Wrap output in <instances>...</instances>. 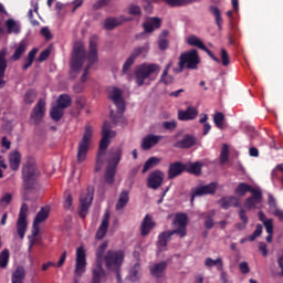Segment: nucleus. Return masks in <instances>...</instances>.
I'll use <instances>...</instances> for the list:
<instances>
[{
    "instance_id": "1",
    "label": "nucleus",
    "mask_w": 283,
    "mask_h": 283,
    "mask_svg": "<svg viewBox=\"0 0 283 283\" xmlns=\"http://www.w3.org/2000/svg\"><path fill=\"white\" fill-rule=\"evenodd\" d=\"M114 136H116V133L112 132V124L109 122H104L102 127V139L96 154L95 172L101 171L103 167H105V163H107L108 167L117 168L120 160H123V147L120 146L112 147L108 150V157L106 158L107 147H109V144L112 143L109 138H114Z\"/></svg>"
},
{
    "instance_id": "2",
    "label": "nucleus",
    "mask_w": 283,
    "mask_h": 283,
    "mask_svg": "<svg viewBox=\"0 0 283 283\" xmlns=\"http://www.w3.org/2000/svg\"><path fill=\"white\" fill-rule=\"evenodd\" d=\"M177 229L170 231H164L158 235V245L167 247V242L171 240L172 235H179V238H185L187 235V214L180 213L176 216Z\"/></svg>"
},
{
    "instance_id": "3",
    "label": "nucleus",
    "mask_w": 283,
    "mask_h": 283,
    "mask_svg": "<svg viewBox=\"0 0 283 283\" xmlns=\"http://www.w3.org/2000/svg\"><path fill=\"white\" fill-rule=\"evenodd\" d=\"M198 65H200V55L198 54V50L192 49L180 54L178 67L174 69L172 72L180 74L185 71V67L187 70H198Z\"/></svg>"
},
{
    "instance_id": "4",
    "label": "nucleus",
    "mask_w": 283,
    "mask_h": 283,
    "mask_svg": "<svg viewBox=\"0 0 283 283\" xmlns=\"http://www.w3.org/2000/svg\"><path fill=\"white\" fill-rule=\"evenodd\" d=\"M159 73L160 65L154 63H143L138 69L135 70V83L138 85V87H143V85H145V81H147L151 74Z\"/></svg>"
},
{
    "instance_id": "5",
    "label": "nucleus",
    "mask_w": 283,
    "mask_h": 283,
    "mask_svg": "<svg viewBox=\"0 0 283 283\" xmlns=\"http://www.w3.org/2000/svg\"><path fill=\"white\" fill-rule=\"evenodd\" d=\"M41 174L39 169H36V164L32 161H27L22 167V180L24 185V189L28 191L34 187L36 182V178H39Z\"/></svg>"
},
{
    "instance_id": "6",
    "label": "nucleus",
    "mask_w": 283,
    "mask_h": 283,
    "mask_svg": "<svg viewBox=\"0 0 283 283\" xmlns=\"http://www.w3.org/2000/svg\"><path fill=\"white\" fill-rule=\"evenodd\" d=\"M93 130L92 126L87 124L82 140L77 145V163H85L87 159V153L90 151V145H92Z\"/></svg>"
},
{
    "instance_id": "7",
    "label": "nucleus",
    "mask_w": 283,
    "mask_h": 283,
    "mask_svg": "<svg viewBox=\"0 0 283 283\" xmlns=\"http://www.w3.org/2000/svg\"><path fill=\"white\" fill-rule=\"evenodd\" d=\"M108 98H111V101H113V103L117 107V113L111 111V118L113 123H118V118H123V112H125V101L123 99V91H120V88L114 87L112 92H109Z\"/></svg>"
},
{
    "instance_id": "8",
    "label": "nucleus",
    "mask_w": 283,
    "mask_h": 283,
    "mask_svg": "<svg viewBox=\"0 0 283 283\" xmlns=\"http://www.w3.org/2000/svg\"><path fill=\"white\" fill-rule=\"evenodd\" d=\"M123 260H125V254L120 250H108L104 256L107 271H118L123 265Z\"/></svg>"
},
{
    "instance_id": "9",
    "label": "nucleus",
    "mask_w": 283,
    "mask_h": 283,
    "mask_svg": "<svg viewBox=\"0 0 283 283\" xmlns=\"http://www.w3.org/2000/svg\"><path fill=\"white\" fill-rule=\"evenodd\" d=\"M87 65L83 71V74L81 76V83H86L87 82V74H90V69L92 67V65H94V63L98 62V46L96 44V41L94 40V38H92L90 40V51L87 54Z\"/></svg>"
},
{
    "instance_id": "10",
    "label": "nucleus",
    "mask_w": 283,
    "mask_h": 283,
    "mask_svg": "<svg viewBox=\"0 0 283 283\" xmlns=\"http://www.w3.org/2000/svg\"><path fill=\"white\" fill-rule=\"evenodd\" d=\"M83 63H85V45H83L81 42H77L73 48V57L71 61L72 72H81Z\"/></svg>"
},
{
    "instance_id": "11",
    "label": "nucleus",
    "mask_w": 283,
    "mask_h": 283,
    "mask_svg": "<svg viewBox=\"0 0 283 283\" xmlns=\"http://www.w3.org/2000/svg\"><path fill=\"white\" fill-rule=\"evenodd\" d=\"M148 52H149V44H146L143 46H136L132 51V53L127 57V60L125 61L123 69H122V73L127 74V72H129V70H132V65H134V63L136 62V59H139V56H146Z\"/></svg>"
},
{
    "instance_id": "12",
    "label": "nucleus",
    "mask_w": 283,
    "mask_h": 283,
    "mask_svg": "<svg viewBox=\"0 0 283 283\" xmlns=\"http://www.w3.org/2000/svg\"><path fill=\"white\" fill-rule=\"evenodd\" d=\"M29 210L30 208L28 207V203H22L19 216H18V221H17V233L20 240H23V238H25V232L28 231V211Z\"/></svg>"
},
{
    "instance_id": "13",
    "label": "nucleus",
    "mask_w": 283,
    "mask_h": 283,
    "mask_svg": "<svg viewBox=\"0 0 283 283\" xmlns=\"http://www.w3.org/2000/svg\"><path fill=\"white\" fill-rule=\"evenodd\" d=\"M94 200V189L87 188L86 193H82L80 196V218H87V211H90V207H92V202Z\"/></svg>"
},
{
    "instance_id": "14",
    "label": "nucleus",
    "mask_w": 283,
    "mask_h": 283,
    "mask_svg": "<svg viewBox=\"0 0 283 283\" xmlns=\"http://www.w3.org/2000/svg\"><path fill=\"white\" fill-rule=\"evenodd\" d=\"M218 191V184L217 182H210L205 186H198L196 188L191 189V202L196 200L198 197L202 196H213Z\"/></svg>"
},
{
    "instance_id": "15",
    "label": "nucleus",
    "mask_w": 283,
    "mask_h": 283,
    "mask_svg": "<svg viewBox=\"0 0 283 283\" xmlns=\"http://www.w3.org/2000/svg\"><path fill=\"white\" fill-rule=\"evenodd\" d=\"M75 262L76 263L74 274L77 277H81L83 273H85V266H87V254L85 253V249L83 247L76 249Z\"/></svg>"
},
{
    "instance_id": "16",
    "label": "nucleus",
    "mask_w": 283,
    "mask_h": 283,
    "mask_svg": "<svg viewBox=\"0 0 283 283\" xmlns=\"http://www.w3.org/2000/svg\"><path fill=\"white\" fill-rule=\"evenodd\" d=\"M165 180V172L161 170H155L149 174L147 179L148 189H158L163 186V181Z\"/></svg>"
},
{
    "instance_id": "17",
    "label": "nucleus",
    "mask_w": 283,
    "mask_h": 283,
    "mask_svg": "<svg viewBox=\"0 0 283 283\" xmlns=\"http://www.w3.org/2000/svg\"><path fill=\"white\" fill-rule=\"evenodd\" d=\"M48 218H50V209L48 207L41 208L33 220V231H32L33 238H36V235H39V231H40L39 226L41 224V222H45Z\"/></svg>"
},
{
    "instance_id": "18",
    "label": "nucleus",
    "mask_w": 283,
    "mask_h": 283,
    "mask_svg": "<svg viewBox=\"0 0 283 283\" xmlns=\"http://www.w3.org/2000/svg\"><path fill=\"white\" fill-rule=\"evenodd\" d=\"M45 116V99L40 98L31 112V119L39 125Z\"/></svg>"
},
{
    "instance_id": "19",
    "label": "nucleus",
    "mask_w": 283,
    "mask_h": 283,
    "mask_svg": "<svg viewBox=\"0 0 283 283\" xmlns=\"http://www.w3.org/2000/svg\"><path fill=\"white\" fill-rule=\"evenodd\" d=\"M187 169V165L182 161L170 163L168 166V180H174L178 176H182Z\"/></svg>"
},
{
    "instance_id": "20",
    "label": "nucleus",
    "mask_w": 283,
    "mask_h": 283,
    "mask_svg": "<svg viewBox=\"0 0 283 283\" xmlns=\"http://www.w3.org/2000/svg\"><path fill=\"white\" fill-rule=\"evenodd\" d=\"M129 21H132V18H126L125 15H119L118 18H106L104 21V29L115 30V28H118V25H123L124 23H127Z\"/></svg>"
},
{
    "instance_id": "21",
    "label": "nucleus",
    "mask_w": 283,
    "mask_h": 283,
    "mask_svg": "<svg viewBox=\"0 0 283 283\" xmlns=\"http://www.w3.org/2000/svg\"><path fill=\"white\" fill-rule=\"evenodd\" d=\"M251 197L245 199L244 207L250 211V209H255L258 205L262 202V190L260 189H254L251 192Z\"/></svg>"
},
{
    "instance_id": "22",
    "label": "nucleus",
    "mask_w": 283,
    "mask_h": 283,
    "mask_svg": "<svg viewBox=\"0 0 283 283\" xmlns=\"http://www.w3.org/2000/svg\"><path fill=\"white\" fill-rule=\"evenodd\" d=\"M160 140H163V136L149 134L142 139V149L144 151H149V149L156 147Z\"/></svg>"
},
{
    "instance_id": "23",
    "label": "nucleus",
    "mask_w": 283,
    "mask_h": 283,
    "mask_svg": "<svg viewBox=\"0 0 283 283\" xmlns=\"http://www.w3.org/2000/svg\"><path fill=\"white\" fill-rule=\"evenodd\" d=\"M154 227H156L154 217H151V214H146L140 224V235H143V238H146V235H149V233H151Z\"/></svg>"
},
{
    "instance_id": "24",
    "label": "nucleus",
    "mask_w": 283,
    "mask_h": 283,
    "mask_svg": "<svg viewBox=\"0 0 283 283\" xmlns=\"http://www.w3.org/2000/svg\"><path fill=\"white\" fill-rule=\"evenodd\" d=\"M198 118V109L193 106H188L186 111H178V120H196Z\"/></svg>"
},
{
    "instance_id": "25",
    "label": "nucleus",
    "mask_w": 283,
    "mask_h": 283,
    "mask_svg": "<svg viewBox=\"0 0 283 283\" xmlns=\"http://www.w3.org/2000/svg\"><path fill=\"white\" fill-rule=\"evenodd\" d=\"M197 143L196 136L186 134L181 140H178L175 145L178 149H190Z\"/></svg>"
},
{
    "instance_id": "26",
    "label": "nucleus",
    "mask_w": 283,
    "mask_h": 283,
    "mask_svg": "<svg viewBox=\"0 0 283 283\" xmlns=\"http://www.w3.org/2000/svg\"><path fill=\"white\" fill-rule=\"evenodd\" d=\"M9 167L12 171H19V167H21V153L19 150L9 154Z\"/></svg>"
},
{
    "instance_id": "27",
    "label": "nucleus",
    "mask_w": 283,
    "mask_h": 283,
    "mask_svg": "<svg viewBox=\"0 0 283 283\" xmlns=\"http://www.w3.org/2000/svg\"><path fill=\"white\" fill-rule=\"evenodd\" d=\"M107 241H104L96 250V265L95 270L98 271H105L103 269V255L105 254V251L107 250Z\"/></svg>"
},
{
    "instance_id": "28",
    "label": "nucleus",
    "mask_w": 283,
    "mask_h": 283,
    "mask_svg": "<svg viewBox=\"0 0 283 283\" xmlns=\"http://www.w3.org/2000/svg\"><path fill=\"white\" fill-rule=\"evenodd\" d=\"M160 23H163L160 18H150L148 22L143 23L144 33L151 34L154 30H158V28H160Z\"/></svg>"
},
{
    "instance_id": "29",
    "label": "nucleus",
    "mask_w": 283,
    "mask_h": 283,
    "mask_svg": "<svg viewBox=\"0 0 283 283\" xmlns=\"http://www.w3.org/2000/svg\"><path fill=\"white\" fill-rule=\"evenodd\" d=\"M107 229H109V214H106L103 218L102 223L96 231V240H103V238L107 235Z\"/></svg>"
},
{
    "instance_id": "30",
    "label": "nucleus",
    "mask_w": 283,
    "mask_h": 283,
    "mask_svg": "<svg viewBox=\"0 0 283 283\" xmlns=\"http://www.w3.org/2000/svg\"><path fill=\"white\" fill-rule=\"evenodd\" d=\"M107 229H109V214H106L103 218L102 223L96 231V240H103V238L107 235Z\"/></svg>"
},
{
    "instance_id": "31",
    "label": "nucleus",
    "mask_w": 283,
    "mask_h": 283,
    "mask_svg": "<svg viewBox=\"0 0 283 283\" xmlns=\"http://www.w3.org/2000/svg\"><path fill=\"white\" fill-rule=\"evenodd\" d=\"M167 270V262L161 261L159 263H155L151 268H150V273L154 277H163V275H165V271Z\"/></svg>"
},
{
    "instance_id": "32",
    "label": "nucleus",
    "mask_w": 283,
    "mask_h": 283,
    "mask_svg": "<svg viewBox=\"0 0 283 283\" xmlns=\"http://www.w3.org/2000/svg\"><path fill=\"white\" fill-rule=\"evenodd\" d=\"M219 205H221V209H231V207H239L240 200L238 198L231 197H223L219 200Z\"/></svg>"
},
{
    "instance_id": "33",
    "label": "nucleus",
    "mask_w": 283,
    "mask_h": 283,
    "mask_svg": "<svg viewBox=\"0 0 283 283\" xmlns=\"http://www.w3.org/2000/svg\"><path fill=\"white\" fill-rule=\"evenodd\" d=\"M256 189L253 186L247 184V182H240L238 187L234 190L235 196H239L240 198L247 196V193H252V191Z\"/></svg>"
},
{
    "instance_id": "34",
    "label": "nucleus",
    "mask_w": 283,
    "mask_h": 283,
    "mask_svg": "<svg viewBox=\"0 0 283 283\" xmlns=\"http://www.w3.org/2000/svg\"><path fill=\"white\" fill-rule=\"evenodd\" d=\"M186 165V172L191 174L192 176H201L202 174V163L195 161Z\"/></svg>"
},
{
    "instance_id": "35",
    "label": "nucleus",
    "mask_w": 283,
    "mask_h": 283,
    "mask_svg": "<svg viewBox=\"0 0 283 283\" xmlns=\"http://www.w3.org/2000/svg\"><path fill=\"white\" fill-rule=\"evenodd\" d=\"M127 202H129V191L124 190L119 193V198L115 206V209L117 211H122V209H125V207H127Z\"/></svg>"
},
{
    "instance_id": "36",
    "label": "nucleus",
    "mask_w": 283,
    "mask_h": 283,
    "mask_svg": "<svg viewBox=\"0 0 283 283\" xmlns=\"http://www.w3.org/2000/svg\"><path fill=\"white\" fill-rule=\"evenodd\" d=\"M72 105V97L67 94H61L56 99L57 107H61L62 109H67V107H71Z\"/></svg>"
},
{
    "instance_id": "37",
    "label": "nucleus",
    "mask_w": 283,
    "mask_h": 283,
    "mask_svg": "<svg viewBox=\"0 0 283 283\" xmlns=\"http://www.w3.org/2000/svg\"><path fill=\"white\" fill-rule=\"evenodd\" d=\"M23 280H25V269L18 266L12 273L11 283H23Z\"/></svg>"
},
{
    "instance_id": "38",
    "label": "nucleus",
    "mask_w": 283,
    "mask_h": 283,
    "mask_svg": "<svg viewBox=\"0 0 283 283\" xmlns=\"http://www.w3.org/2000/svg\"><path fill=\"white\" fill-rule=\"evenodd\" d=\"M116 167L114 166H106V171L104 175V180L106 185H114V180L116 178Z\"/></svg>"
},
{
    "instance_id": "39",
    "label": "nucleus",
    "mask_w": 283,
    "mask_h": 283,
    "mask_svg": "<svg viewBox=\"0 0 283 283\" xmlns=\"http://www.w3.org/2000/svg\"><path fill=\"white\" fill-rule=\"evenodd\" d=\"M210 12L214 17L216 25L218 27V30H222V24L224 23V20L222 19V12H220V9L218 7H210Z\"/></svg>"
},
{
    "instance_id": "40",
    "label": "nucleus",
    "mask_w": 283,
    "mask_h": 283,
    "mask_svg": "<svg viewBox=\"0 0 283 283\" xmlns=\"http://www.w3.org/2000/svg\"><path fill=\"white\" fill-rule=\"evenodd\" d=\"M65 108H61L60 106H53L50 111V116L52 118V120H54L55 123H59V120H61V118H63L64 114H65Z\"/></svg>"
},
{
    "instance_id": "41",
    "label": "nucleus",
    "mask_w": 283,
    "mask_h": 283,
    "mask_svg": "<svg viewBox=\"0 0 283 283\" xmlns=\"http://www.w3.org/2000/svg\"><path fill=\"white\" fill-rule=\"evenodd\" d=\"M206 216V220L203 222V227L208 230L213 229V227H216V223L213 222V216H216V210H212L208 213H201L200 218H205Z\"/></svg>"
},
{
    "instance_id": "42",
    "label": "nucleus",
    "mask_w": 283,
    "mask_h": 283,
    "mask_svg": "<svg viewBox=\"0 0 283 283\" xmlns=\"http://www.w3.org/2000/svg\"><path fill=\"white\" fill-rule=\"evenodd\" d=\"M205 266H208V268L217 266L218 271H222V269H224V262L222 261V258H218L217 260L207 258L205 260Z\"/></svg>"
},
{
    "instance_id": "43",
    "label": "nucleus",
    "mask_w": 283,
    "mask_h": 283,
    "mask_svg": "<svg viewBox=\"0 0 283 283\" xmlns=\"http://www.w3.org/2000/svg\"><path fill=\"white\" fill-rule=\"evenodd\" d=\"M187 43L188 45H191L192 48H198L199 50H202V51L207 48V45H205V42H202V40H200L196 35H190L187 39Z\"/></svg>"
},
{
    "instance_id": "44",
    "label": "nucleus",
    "mask_w": 283,
    "mask_h": 283,
    "mask_svg": "<svg viewBox=\"0 0 283 283\" xmlns=\"http://www.w3.org/2000/svg\"><path fill=\"white\" fill-rule=\"evenodd\" d=\"M160 164V158L158 157H150L147 159V161L144 164L142 174H147V171H149V169H154V167H156V165Z\"/></svg>"
},
{
    "instance_id": "45",
    "label": "nucleus",
    "mask_w": 283,
    "mask_h": 283,
    "mask_svg": "<svg viewBox=\"0 0 283 283\" xmlns=\"http://www.w3.org/2000/svg\"><path fill=\"white\" fill-rule=\"evenodd\" d=\"M27 50H28V45L24 42H21L17 46L13 55L11 56L12 61H19V59H21V56H23V54H25Z\"/></svg>"
},
{
    "instance_id": "46",
    "label": "nucleus",
    "mask_w": 283,
    "mask_h": 283,
    "mask_svg": "<svg viewBox=\"0 0 283 283\" xmlns=\"http://www.w3.org/2000/svg\"><path fill=\"white\" fill-rule=\"evenodd\" d=\"M23 101L25 105H32L36 101V91L32 88L28 90L23 96Z\"/></svg>"
},
{
    "instance_id": "47",
    "label": "nucleus",
    "mask_w": 283,
    "mask_h": 283,
    "mask_svg": "<svg viewBox=\"0 0 283 283\" xmlns=\"http://www.w3.org/2000/svg\"><path fill=\"white\" fill-rule=\"evenodd\" d=\"M10 262V251L8 249L2 250L0 253V269H6Z\"/></svg>"
},
{
    "instance_id": "48",
    "label": "nucleus",
    "mask_w": 283,
    "mask_h": 283,
    "mask_svg": "<svg viewBox=\"0 0 283 283\" xmlns=\"http://www.w3.org/2000/svg\"><path fill=\"white\" fill-rule=\"evenodd\" d=\"M213 123L216 127L222 129V127H224V115L221 112H216L213 115Z\"/></svg>"
},
{
    "instance_id": "49",
    "label": "nucleus",
    "mask_w": 283,
    "mask_h": 283,
    "mask_svg": "<svg viewBox=\"0 0 283 283\" xmlns=\"http://www.w3.org/2000/svg\"><path fill=\"white\" fill-rule=\"evenodd\" d=\"M8 70V61H6V51L0 52V76H6Z\"/></svg>"
},
{
    "instance_id": "50",
    "label": "nucleus",
    "mask_w": 283,
    "mask_h": 283,
    "mask_svg": "<svg viewBox=\"0 0 283 283\" xmlns=\"http://www.w3.org/2000/svg\"><path fill=\"white\" fill-rule=\"evenodd\" d=\"M128 14L132 17H143V9L138 4H129Z\"/></svg>"
},
{
    "instance_id": "51",
    "label": "nucleus",
    "mask_w": 283,
    "mask_h": 283,
    "mask_svg": "<svg viewBox=\"0 0 283 283\" xmlns=\"http://www.w3.org/2000/svg\"><path fill=\"white\" fill-rule=\"evenodd\" d=\"M105 277V270L93 269V277L91 283H101V280Z\"/></svg>"
},
{
    "instance_id": "52",
    "label": "nucleus",
    "mask_w": 283,
    "mask_h": 283,
    "mask_svg": "<svg viewBox=\"0 0 283 283\" xmlns=\"http://www.w3.org/2000/svg\"><path fill=\"white\" fill-rule=\"evenodd\" d=\"M9 32H14V34H19L21 29L17 25V22L13 19H9L6 22Z\"/></svg>"
},
{
    "instance_id": "53",
    "label": "nucleus",
    "mask_w": 283,
    "mask_h": 283,
    "mask_svg": "<svg viewBox=\"0 0 283 283\" xmlns=\"http://www.w3.org/2000/svg\"><path fill=\"white\" fill-rule=\"evenodd\" d=\"M229 161V145L223 144L220 153V163L223 165V163Z\"/></svg>"
},
{
    "instance_id": "54",
    "label": "nucleus",
    "mask_w": 283,
    "mask_h": 283,
    "mask_svg": "<svg viewBox=\"0 0 283 283\" xmlns=\"http://www.w3.org/2000/svg\"><path fill=\"white\" fill-rule=\"evenodd\" d=\"M263 227L262 224L258 223L253 233L249 237V242H254L256 238L262 235Z\"/></svg>"
},
{
    "instance_id": "55",
    "label": "nucleus",
    "mask_w": 283,
    "mask_h": 283,
    "mask_svg": "<svg viewBox=\"0 0 283 283\" xmlns=\"http://www.w3.org/2000/svg\"><path fill=\"white\" fill-rule=\"evenodd\" d=\"M221 63L223 67H227L231 63V60L229 59V53L226 49H221Z\"/></svg>"
},
{
    "instance_id": "56",
    "label": "nucleus",
    "mask_w": 283,
    "mask_h": 283,
    "mask_svg": "<svg viewBox=\"0 0 283 283\" xmlns=\"http://www.w3.org/2000/svg\"><path fill=\"white\" fill-rule=\"evenodd\" d=\"M164 129H167L168 132H174L176 127H178V122L170 120V122H164L163 123Z\"/></svg>"
},
{
    "instance_id": "57",
    "label": "nucleus",
    "mask_w": 283,
    "mask_h": 283,
    "mask_svg": "<svg viewBox=\"0 0 283 283\" xmlns=\"http://www.w3.org/2000/svg\"><path fill=\"white\" fill-rule=\"evenodd\" d=\"M72 202H73L72 193L65 192L64 202H63L64 209H71L72 208Z\"/></svg>"
},
{
    "instance_id": "58",
    "label": "nucleus",
    "mask_w": 283,
    "mask_h": 283,
    "mask_svg": "<svg viewBox=\"0 0 283 283\" xmlns=\"http://www.w3.org/2000/svg\"><path fill=\"white\" fill-rule=\"evenodd\" d=\"M10 202H12V193L10 192H6L2 198L0 199V203L3 207H8V205H10Z\"/></svg>"
},
{
    "instance_id": "59",
    "label": "nucleus",
    "mask_w": 283,
    "mask_h": 283,
    "mask_svg": "<svg viewBox=\"0 0 283 283\" xmlns=\"http://www.w3.org/2000/svg\"><path fill=\"white\" fill-rule=\"evenodd\" d=\"M50 54H51L50 49L43 50L38 57L39 63H43V61H48V59L50 57Z\"/></svg>"
},
{
    "instance_id": "60",
    "label": "nucleus",
    "mask_w": 283,
    "mask_h": 283,
    "mask_svg": "<svg viewBox=\"0 0 283 283\" xmlns=\"http://www.w3.org/2000/svg\"><path fill=\"white\" fill-rule=\"evenodd\" d=\"M140 269V265L135 264L134 268L130 270V277L133 282H136L138 280V270Z\"/></svg>"
},
{
    "instance_id": "61",
    "label": "nucleus",
    "mask_w": 283,
    "mask_h": 283,
    "mask_svg": "<svg viewBox=\"0 0 283 283\" xmlns=\"http://www.w3.org/2000/svg\"><path fill=\"white\" fill-rule=\"evenodd\" d=\"M263 226L266 233H273V219H268L266 221H264Z\"/></svg>"
},
{
    "instance_id": "62",
    "label": "nucleus",
    "mask_w": 283,
    "mask_h": 283,
    "mask_svg": "<svg viewBox=\"0 0 283 283\" xmlns=\"http://www.w3.org/2000/svg\"><path fill=\"white\" fill-rule=\"evenodd\" d=\"M239 269H240V271H241V273H242L243 275H247V273H250V272H251V269L249 268V263H247V262H241V263L239 264Z\"/></svg>"
},
{
    "instance_id": "63",
    "label": "nucleus",
    "mask_w": 283,
    "mask_h": 283,
    "mask_svg": "<svg viewBox=\"0 0 283 283\" xmlns=\"http://www.w3.org/2000/svg\"><path fill=\"white\" fill-rule=\"evenodd\" d=\"M75 105L77 109H83V107H85V97L77 96L75 99Z\"/></svg>"
},
{
    "instance_id": "64",
    "label": "nucleus",
    "mask_w": 283,
    "mask_h": 283,
    "mask_svg": "<svg viewBox=\"0 0 283 283\" xmlns=\"http://www.w3.org/2000/svg\"><path fill=\"white\" fill-rule=\"evenodd\" d=\"M239 218H240L241 222H244V224H249V217L247 216V210L241 209L239 211Z\"/></svg>"
}]
</instances>
